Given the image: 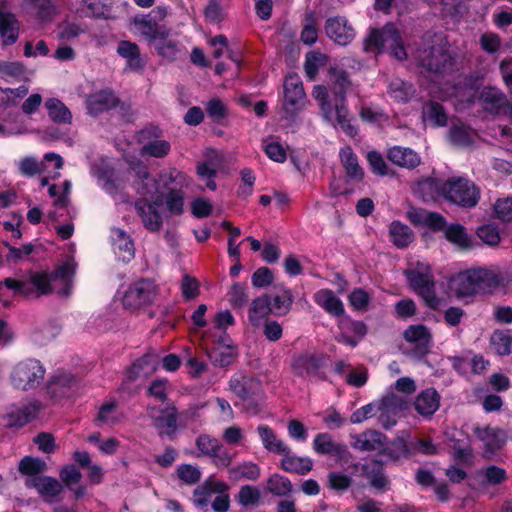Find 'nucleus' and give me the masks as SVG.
I'll use <instances>...</instances> for the list:
<instances>
[{"label": "nucleus", "mask_w": 512, "mask_h": 512, "mask_svg": "<svg viewBox=\"0 0 512 512\" xmlns=\"http://www.w3.org/2000/svg\"><path fill=\"white\" fill-rule=\"evenodd\" d=\"M419 64L430 72H440L453 65L449 44L441 34H426L417 49Z\"/></svg>", "instance_id": "obj_1"}, {"label": "nucleus", "mask_w": 512, "mask_h": 512, "mask_svg": "<svg viewBox=\"0 0 512 512\" xmlns=\"http://www.w3.org/2000/svg\"><path fill=\"white\" fill-rule=\"evenodd\" d=\"M491 345L499 355L512 353V331H495L491 335Z\"/></svg>", "instance_id": "obj_53"}, {"label": "nucleus", "mask_w": 512, "mask_h": 512, "mask_svg": "<svg viewBox=\"0 0 512 512\" xmlns=\"http://www.w3.org/2000/svg\"><path fill=\"white\" fill-rule=\"evenodd\" d=\"M159 41L160 42L156 46L158 54L167 60H176L180 52L178 42L167 38Z\"/></svg>", "instance_id": "obj_64"}, {"label": "nucleus", "mask_w": 512, "mask_h": 512, "mask_svg": "<svg viewBox=\"0 0 512 512\" xmlns=\"http://www.w3.org/2000/svg\"><path fill=\"white\" fill-rule=\"evenodd\" d=\"M338 328L340 333L335 337V340L350 347H356L367 333L365 323L353 320L346 314L338 318Z\"/></svg>", "instance_id": "obj_12"}, {"label": "nucleus", "mask_w": 512, "mask_h": 512, "mask_svg": "<svg viewBox=\"0 0 512 512\" xmlns=\"http://www.w3.org/2000/svg\"><path fill=\"white\" fill-rule=\"evenodd\" d=\"M410 287L423 298L431 309H439L441 299L435 294V283L428 263L418 262L417 265L404 272Z\"/></svg>", "instance_id": "obj_4"}, {"label": "nucleus", "mask_w": 512, "mask_h": 512, "mask_svg": "<svg viewBox=\"0 0 512 512\" xmlns=\"http://www.w3.org/2000/svg\"><path fill=\"white\" fill-rule=\"evenodd\" d=\"M158 294L154 281L141 279L132 283L125 291L122 304L125 309L137 310L153 303Z\"/></svg>", "instance_id": "obj_7"}, {"label": "nucleus", "mask_w": 512, "mask_h": 512, "mask_svg": "<svg viewBox=\"0 0 512 512\" xmlns=\"http://www.w3.org/2000/svg\"><path fill=\"white\" fill-rule=\"evenodd\" d=\"M228 489V485L222 481L209 477L202 485L198 486L193 492V503L198 508H205L210 502L213 494H222Z\"/></svg>", "instance_id": "obj_25"}, {"label": "nucleus", "mask_w": 512, "mask_h": 512, "mask_svg": "<svg viewBox=\"0 0 512 512\" xmlns=\"http://www.w3.org/2000/svg\"><path fill=\"white\" fill-rule=\"evenodd\" d=\"M445 237L451 243L462 249L472 247V241L466 229L460 224H451L445 229Z\"/></svg>", "instance_id": "obj_48"}, {"label": "nucleus", "mask_w": 512, "mask_h": 512, "mask_svg": "<svg viewBox=\"0 0 512 512\" xmlns=\"http://www.w3.org/2000/svg\"><path fill=\"white\" fill-rule=\"evenodd\" d=\"M313 97L319 103L321 113L326 121H332L334 113L331 102L328 99L327 88L323 85H317L312 92Z\"/></svg>", "instance_id": "obj_57"}, {"label": "nucleus", "mask_w": 512, "mask_h": 512, "mask_svg": "<svg viewBox=\"0 0 512 512\" xmlns=\"http://www.w3.org/2000/svg\"><path fill=\"white\" fill-rule=\"evenodd\" d=\"M478 293H491L500 285V277L496 272L490 269H474Z\"/></svg>", "instance_id": "obj_43"}, {"label": "nucleus", "mask_w": 512, "mask_h": 512, "mask_svg": "<svg viewBox=\"0 0 512 512\" xmlns=\"http://www.w3.org/2000/svg\"><path fill=\"white\" fill-rule=\"evenodd\" d=\"M352 446L361 452L377 451L384 448L386 436L376 430H366L354 437Z\"/></svg>", "instance_id": "obj_30"}, {"label": "nucleus", "mask_w": 512, "mask_h": 512, "mask_svg": "<svg viewBox=\"0 0 512 512\" xmlns=\"http://www.w3.org/2000/svg\"><path fill=\"white\" fill-rule=\"evenodd\" d=\"M117 53L123 58L127 59L128 66L137 70L142 67V63L140 60V51L137 44L132 43L130 41H121L117 47Z\"/></svg>", "instance_id": "obj_49"}, {"label": "nucleus", "mask_w": 512, "mask_h": 512, "mask_svg": "<svg viewBox=\"0 0 512 512\" xmlns=\"http://www.w3.org/2000/svg\"><path fill=\"white\" fill-rule=\"evenodd\" d=\"M387 157L393 164L407 169H413L421 163L420 156L407 147L394 146L388 150Z\"/></svg>", "instance_id": "obj_32"}, {"label": "nucleus", "mask_w": 512, "mask_h": 512, "mask_svg": "<svg viewBox=\"0 0 512 512\" xmlns=\"http://www.w3.org/2000/svg\"><path fill=\"white\" fill-rule=\"evenodd\" d=\"M407 218L416 226H425L433 230H442L446 224L441 214L418 207H410Z\"/></svg>", "instance_id": "obj_24"}, {"label": "nucleus", "mask_w": 512, "mask_h": 512, "mask_svg": "<svg viewBox=\"0 0 512 512\" xmlns=\"http://www.w3.org/2000/svg\"><path fill=\"white\" fill-rule=\"evenodd\" d=\"M324 357L320 354L304 353L293 358L292 372L298 377L315 376L323 366Z\"/></svg>", "instance_id": "obj_20"}, {"label": "nucleus", "mask_w": 512, "mask_h": 512, "mask_svg": "<svg viewBox=\"0 0 512 512\" xmlns=\"http://www.w3.org/2000/svg\"><path fill=\"white\" fill-rule=\"evenodd\" d=\"M0 36L5 44H13L18 38V25L10 13L0 12Z\"/></svg>", "instance_id": "obj_45"}, {"label": "nucleus", "mask_w": 512, "mask_h": 512, "mask_svg": "<svg viewBox=\"0 0 512 512\" xmlns=\"http://www.w3.org/2000/svg\"><path fill=\"white\" fill-rule=\"evenodd\" d=\"M147 415L153 420V425L160 435H172L176 432L178 411L175 406L168 405L161 410L154 406L148 407Z\"/></svg>", "instance_id": "obj_13"}, {"label": "nucleus", "mask_w": 512, "mask_h": 512, "mask_svg": "<svg viewBox=\"0 0 512 512\" xmlns=\"http://www.w3.org/2000/svg\"><path fill=\"white\" fill-rule=\"evenodd\" d=\"M79 389L75 377L69 373L53 376L47 384V392L51 398L61 400L74 395Z\"/></svg>", "instance_id": "obj_15"}, {"label": "nucleus", "mask_w": 512, "mask_h": 512, "mask_svg": "<svg viewBox=\"0 0 512 512\" xmlns=\"http://www.w3.org/2000/svg\"><path fill=\"white\" fill-rule=\"evenodd\" d=\"M443 184L440 180L428 177L415 185L414 192L424 202L435 201L440 195L443 196Z\"/></svg>", "instance_id": "obj_37"}, {"label": "nucleus", "mask_w": 512, "mask_h": 512, "mask_svg": "<svg viewBox=\"0 0 512 512\" xmlns=\"http://www.w3.org/2000/svg\"><path fill=\"white\" fill-rule=\"evenodd\" d=\"M162 203V198L157 197L153 202L141 199L135 204L144 226L152 232L159 231L162 227V217L157 210L158 207L162 206Z\"/></svg>", "instance_id": "obj_16"}, {"label": "nucleus", "mask_w": 512, "mask_h": 512, "mask_svg": "<svg viewBox=\"0 0 512 512\" xmlns=\"http://www.w3.org/2000/svg\"><path fill=\"white\" fill-rule=\"evenodd\" d=\"M409 444L411 456L415 454L430 456L438 453V445L434 444L430 439L415 438Z\"/></svg>", "instance_id": "obj_62"}, {"label": "nucleus", "mask_w": 512, "mask_h": 512, "mask_svg": "<svg viewBox=\"0 0 512 512\" xmlns=\"http://www.w3.org/2000/svg\"><path fill=\"white\" fill-rule=\"evenodd\" d=\"M129 174L134 178L133 186L135 190L143 199L153 197L157 192V181L150 175L147 165L140 160L136 159L130 163Z\"/></svg>", "instance_id": "obj_11"}, {"label": "nucleus", "mask_w": 512, "mask_h": 512, "mask_svg": "<svg viewBox=\"0 0 512 512\" xmlns=\"http://www.w3.org/2000/svg\"><path fill=\"white\" fill-rule=\"evenodd\" d=\"M451 287L458 297H467L478 293L474 269L459 273L453 278Z\"/></svg>", "instance_id": "obj_33"}, {"label": "nucleus", "mask_w": 512, "mask_h": 512, "mask_svg": "<svg viewBox=\"0 0 512 512\" xmlns=\"http://www.w3.org/2000/svg\"><path fill=\"white\" fill-rule=\"evenodd\" d=\"M313 449L321 455H332L337 460L348 462L351 453L343 443L335 442L328 433H319L313 440Z\"/></svg>", "instance_id": "obj_14"}, {"label": "nucleus", "mask_w": 512, "mask_h": 512, "mask_svg": "<svg viewBox=\"0 0 512 512\" xmlns=\"http://www.w3.org/2000/svg\"><path fill=\"white\" fill-rule=\"evenodd\" d=\"M28 92L29 88L26 85L14 89L0 87V108L16 106L19 100L24 98Z\"/></svg>", "instance_id": "obj_50"}, {"label": "nucleus", "mask_w": 512, "mask_h": 512, "mask_svg": "<svg viewBox=\"0 0 512 512\" xmlns=\"http://www.w3.org/2000/svg\"><path fill=\"white\" fill-rule=\"evenodd\" d=\"M314 302L331 316L340 318L345 314L344 304L330 289H320L313 296Z\"/></svg>", "instance_id": "obj_29"}, {"label": "nucleus", "mask_w": 512, "mask_h": 512, "mask_svg": "<svg viewBox=\"0 0 512 512\" xmlns=\"http://www.w3.org/2000/svg\"><path fill=\"white\" fill-rule=\"evenodd\" d=\"M406 342L415 345L416 349L422 353H427L432 347L433 340L430 330L422 325H410L403 333Z\"/></svg>", "instance_id": "obj_26"}, {"label": "nucleus", "mask_w": 512, "mask_h": 512, "mask_svg": "<svg viewBox=\"0 0 512 512\" xmlns=\"http://www.w3.org/2000/svg\"><path fill=\"white\" fill-rule=\"evenodd\" d=\"M40 408L41 405L38 401H31L27 404L14 407L5 415L6 425L22 427L37 416Z\"/></svg>", "instance_id": "obj_22"}, {"label": "nucleus", "mask_w": 512, "mask_h": 512, "mask_svg": "<svg viewBox=\"0 0 512 512\" xmlns=\"http://www.w3.org/2000/svg\"><path fill=\"white\" fill-rule=\"evenodd\" d=\"M339 155L346 175L354 181H361L364 177V171L360 167L358 158L351 147L346 146L342 148Z\"/></svg>", "instance_id": "obj_40"}, {"label": "nucleus", "mask_w": 512, "mask_h": 512, "mask_svg": "<svg viewBox=\"0 0 512 512\" xmlns=\"http://www.w3.org/2000/svg\"><path fill=\"white\" fill-rule=\"evenodd\" d=\"M383 453L389 459L399 461L411 456L410 444L403 437H397L387 448L384 449Z\"/></svg>", "instance_id": "obj_52"}, {"label": "nucleus", "mask_w": 512, "mask_h": 512, "mask_svg": "<svg viewBox=\"0 0 512 512\" xmlns=\"http://www.w3.org/2000/svg\"><path fill=\"white\" fill-rule=\"evenodd\" d=\"M76 270V264L73 260L65 262L58 267L53 273L35 272L30 275V283L38 291L40 295H46L56 290L55 283L60 282L62 289L57 290L61 296H68L71 293V278Z\"/></svg>", "instance_id": "obj_2"}, {"label": "nucleus", "mask_w": 512, "mask_h": 512, "mask_svg": "<svg viewBox=\"0 0 512 512\" xmlns=\"http://www.w3.org/2000/svg\"><path fill=\"white\" fill-rule=\"evenodd\" d=\"M387 92L395 101L406 103L412 98L415 90L412 84L402 79H394L389 83Z\"/></svg>", "instance_id": "obj_47"}, {"label": "nucleus", "mask_w": 512, "mask_h": 512, "mask_svg": "<svg viewBox=\"0 0 512 512\" xmlns=\"http://www.w3.org/2000/svg\"><path fill=\"white\" fill-rule=\"evenodd\" d=\"M49 118L55 123L70 124L72 114L68 107L57 98H49L45 101Z\"/></svg>", "instance_id": "obj_42"}, {"label": "nucleus", "mask_w": 512, "mask_h": 512, "mask_svg": "<svg viewBox=\"0 0 512 512\" xmlns=\"http://www.w3.org/2000/svg\"><path fill=\"white\" fill-rule=\"evenodd\" d=\"M283 458L280 467L289 473H296L298 475H306L312 470L313 462L308 457H299L291 453L288 447V452L281 453Z\"/></svg>", "instance_id": "obj_34"}, {"label": "nucleus", "mask_w": 512, "mask_h": 512, "mask_svg": "<svg viewBox=\"0 0 512 512\" xmlns=\"http://www.w3.org/2000/svg\"><path fill=\"white\" fill-rule=\"evenodd\" d=\"M345 103L346 102L334 100V116L332 121L328 122L333 125L337 124L344 133L350 137H354L357 134V128L351 124L350 113Z\"/></svg>", "instance_id": "obj_38"}, {"label": "nucleus", "mask_w": 512, "mask_h": 512, "mask_svg": "<svg viewBox=\"0 0 512 512\" xmlns=\"http://www.w3.org/2000/svg\"><path fill=\"white\" fill-rule=\"evenodd\" d=\"M123 414L118 410L116 401L104 403L98 411L96 421L102 425H116L121 422Z\"/></svg>", "instance_id": "obj_46"}, {"label": "nucleus", "mask_w": 512, "mask_h": 512, "mask_svg": "<svg viewBox=\"0 0 512 512\" xmlns=\"http://www.w3.org/2000/svg\"><path fill=\"white\" fill-rule=\"evenodd\" d=\"M26 486L36 489L46 502H52L63 490L62 484L56 478L49 476H35L27 479Z\"/></svg>", "instance_id": "obj_23"}, {"label": "nucleus", "mask_w": 512, "mask_h": 512, "mask_svg": "<svg viewBox=\"0 0 512 512\" xmlns=\"http://www.w3.org/2000/svg\"><path fill=\"white\" fill-rule=\"evenodd\" d=\"M118 103V98L110 90L95 92L86 99L88 113L94 117L115 108Z\"/></svg>", "instance_id": "obj_21"}, {"label": "nucleus", "mask_w": 512, "mask_h": 512, "mask_svg": "<svg viewBox=\"0 0 512 512\" xmlns=\"http://www.w3.org/2000/svg\"><path fill=\"white\" fill-rule=\"evenodd\" d=\"M473 431L477 439L483 443L486 450L490 453H494L499 450L506 441L505 432L499 428L477 426Z\"/></svg>", "instance_id": "obj_27"}, {"label": "nucleus", "mask_w": 512, "mask_h": 512, "mask_svg": "<svg viewBox=\"0 0 512 512\" xmlns=\"http://www.w3.org/2000/svg\"><path fill=\"white\" fill-rule=\"evenodd\" d=\"M293 302L292 294L289 290H283L281 294H277L271 299L272 312L278 315L285 314L289 311Z\"/></svg>", "instance_id": "obj_63"}, {"label": "nucleus", "mask_w": 512, "mask_h": 512, "mask_svg": "<svg viewBox=\"0 0 512 512\" xmlns=\"http://www.w3.org/2000/svg\"><path fill=\"white\" fill-rule=\"evenodd\" d=\"M267 489L274 495L286 496L292 491V483L285 476L273 474L267 481Z\"/></svg>", "instance_id": "obj_58"}, {"label": "nucleus", "mask_w": 512, "mask_h": 512, "mask_svg": "<svg viewBox=\"0 0 512 512\" xmlns=\"http://www.w3.org/2000/svg\"><path fill=\"white\" fill-rule=\"evenodd\" d=\"M283 107L289 114H294L304 108L306 94L300 77L296 74L285 78Z\"/></svg>", "instance_id": "obj_9"}, {"label": "nucleus", "mask_w": 512, "mask_h": 512, "mask_svg": "<svg viewBox=\"0 0 512 512\" xmlns=\"http://www.w3.org/2000/svg\"><path fill=\"white\" fill-rule=\"evenodd\" d=\"M206 353L213 363L221 367L230 365L234 357L232 349L228 346L225 348L215 346L207 349Z\"/></svg>", "instance_id": "obj_60"}, {"label": "nucleus", "mask_w": 512, "mask_h": 512, "mask_svg": "<svg viewBox=\"0 0 512 512\" xmlns=\"http://www.w3.org/2000/svg\"><path fill=\"white\" fill-rule=\"evenodd\" d=\"M259 438L264 448L275 454L288 452V445L281 440L275 431L268 425L261 424L257 427Z\"/></svg>", "instance_id": "obj_36"}, {"label": "nucleus", "mask_w": 512, "mask_h": 512, "mask_svg": "<svg viewBox=\"0 0 512 512\" xmlns=\"http://www.w3.org/2000/svg\"><path fill=\"white\" fill-rule=\"evenodd\" d=\"M440 406V395L434 388L421 391L415 401L414 407L418 414L423 417L432 416Z\"/></svg>", "instance_id": "obj_31"}, {"label": "nucleus", "mask_w": 512, "mask_h": 512, "mask_svg": "<svg viewBox=\"0 0 512 512\" xmlns=\"http://www.w3.org/2000/svg\"><path fill=\"white\" fill-rule=\"evenodd\" d=\"M366 51L379 53L388 48L397 60L407 57L402 38L393 23H387L382 29H372L364 42Z\"/></svg>", "instance_id": "obj_3"}, {"label": "nucleus", "mask_w": 512, "mask_h": 512, "mask_svg": "<svg viewBox=\"0 0 512 512\" xmlns=\"http://www.w3.org/2000/svg\"><path fill=\"white\" fill-rule=\"evenodd\" d=\"M231 391L243 401L251 400L261 393V382L248 375H236L229 381Z\"/></svg>", "instance_id": "obj_18"}, {"label": "nucleus", "mask_w": 512, "mask_h": 512, "mask_svg": "<svg viewBox=\"0 0 512 512\" xmlns=\"http://www.w3.org/2000/svg\"><path fill=\"white\" fill-rule=\"evenodd\" d=\"M271 297L262 295L253 300L249 309V320L254 326L260 323L272 312Z\"/></svg>", "instance_id": "obj_41"}, {"label": "nucleus", "mask_w": 512, "mask_h": 512, "mask_svg": "<svg viewBox=\"0 0 512 512\" xmlns=\"http://www.w3.org/2000/svg\"><path fill=\"white\" fill-rule=\"evenodd\" d=\"M18 170L22 176L34 177L45 171V163L39 161L36 157L27 156L18 162Z\"/></svg>", "instance_id": "obj_54"}, {"label": "nucleus", "mask_w": 512, "mask_h": 512, "mask_svg": "<svg viewBox=\"0 0 512 512\" xmlns=\"http://www.w3.org/2000/svg\"><path fill=\"white\" fill-rule=\"evenodd\" d=\"M199 454L213 459L217 466L228 467L232 462V455L224 448L220 441L207 434H201L196 439Z\"/></svg>", "instance_id": "obj_10"}, {"label": "nucleus", "mask_w": 512, "mask_h": 512, "mask_svg": "<svg viewBox=\"0 0 512 512\" xmlns=\"http://www.w3.org/2000/svg\"><path fill=\"white\" fill-rule=\"evenodd\" d=\"M159 364V357L156 354H146L138 359L128 371L127 377L134 381L141 377H148L155 372Z\"/></svg>", "instance_id": "obj_35"}, {"label": "nucleus", "mask_w": 512, "mask_h": 512, "mask_svg": "<svg viewBox=\"0 0 512 512\" xmlns=\"http://www.w3.org/2000/svg\"><path fill=\"white\" fill-rule=\"evenodd\" d=\"M448 136L452 144L467 147L473 143L474 132L465 126H452Z\"/></svg>", "instance_id": "obj_55"}, {"label": "nucleus", "mask_w": 512, "mask_h": 512, "mask_svg": "<svg viewBox=\"0 0 512 512\" xmlns=\"http://www.w3.org/2000/svg\"><path fill=\"white\" fill-rule=\"evenodd\" d=\"M205 110L209 118L220 123L228 115L227 105L220 98H212L205 104Z\"/></svg>", "instance_id": "obj_61"}, {"label": "nucleus", "mask_w": 512, "mask_h": 512, "mask_svg": "<svg viewBox=\"0 0 512 512\" xmlns=\"http://www.w3.org/2000/svg\"><path fill=\"white\" fill-rule=\"evenodd\" d=\"M45 373V367L39 360L27 358L13 366L10 372V381L16 389L29 391L41 384Z\"/></svg>", "instance_id": "obj_5"}, {"label": "nucleus", "mask_w": 512, "mask_h": 512, "mask_svg": "<svg viewBox=\"0 0 512 512\" xmlns=\"http://www.w3.org/2000/svg\"><path fill=\"white\" fill-rule=\"evenodd\" d=\"M423 119L433 126H445L447 124V115L444 108L437 102H429L423 107Z\"/></svg>", "instance_id": "obj_51"}, {"label": "nucleus", "mask_w": 512, "mask_h": 512, "mask_svg": "<svg viewBox=\"0 0 512 512\" xmlns=\"http://www.w3.org/2000/svg\"><path fill=\"white\" fill-rule=\"evenodd\" d=\"M325 31L327 36L339 45H347L355 37L354 28L344 17L329 18L326 21Z\"/></svg>", "instance_id": "obj_19"}, {"label": "nucleus", "mask_w": 512, "mask_h": 512, "mask_svg": "<svg viewBox=\"0 0 512 512\" xmlns=\"http://www.w3.org/2000/svg\"><path fill=\"white\" fill-rule=\"evenodd\" d=\"M325 54L312 51L307 53L305 60V73L310 80H314L320 67L326 64Z\"/></svg>", "instance_id": "obj_59"}, {"label": "nucleus", "mask_w": 512, "mask_h": 512, "mask_svg": "<svg viewBox=\"0 0 512 512\" xmlns=\"http://www.w3.org/2000/svg\"><path fill=\"white\" fill-rule=\"evenodd\" d=\"M446 200L464 208L474 207L480 198V192L473 182L463 177L448 179L442 187Z\"/></svg>", "instance_id": "obj_6"}, {"label": "nucleus", "mask_w": 512, "mask_h": 512, "mask_svg": "<svg viewBox=\"0 0 512 512\" xmlns=\"http://www.w3.org/2000/svg\"><path fill=\"white\" fill-rule=\"evenodd\" d=\"M392 243L398 248L407 247L414 238L412 230L399 221H393L389 228Z\"/></svg>", "instance_id": "obj_44"}, {"label": "nucleus", "mask_w": 512, "mask_h": 512, "mask_svg": "<svg viewBox=\"0 0 512 512\" xmlns=\"http://www.w3.org/2000/svg\"><path fill=\"white\" fill-rule=\"evenodd\" d=\"M329 82L334 100L346 102V93L351 87V81L347 73L343 70L333 68L330 70Z\"/></svg>", "instance_id": "obj_39"}, {"label": "nucleus", "mask_w": 512, "mask_h": 512, "mask_svg": "<svg viewBox=\"0 0 512 512\" xmlns=\"http://www.w3.org/2000/svg\"><path fill=\"white\" fill-rule=\"evenodd\" d=\"M110 237L116 256L123 262L131 261L135 248L130 236L120 228H112Z\"/></svg>", "instance_id": "obj_28"}, {"label": "nucleus", "mask_w": 512, "mask_h": 512, "mask_svg": "<svg viewBox=\"0 0 512 512\" xmlns=\"http://www.w3.org/2000/svg\"><path fill=\"white\" fill-rule=\"evenodd\" d=\"M408 407L405 397L394 392H389L376 402L378 422L384 429H390L396 425L401 412Z\"/></svg>", "instance_id": "obj_8"}, {"label": "nucleus", "mask_w": 512, "mask_h": 512, "mask_svg": "<svg viewBox=\"0 0 512 512\" xmlns=\"http://www.w3.org/2000/svg\"><path fill=\"white\" fill-rule=\"evenodd\" d=\"M171 145L166 140H152L144 144L140 150V154L155 158H162L169 154Z\"/></svg>", "instance_id": "obj_56"}, {"label": "nucleus", "mask_w": 512, "mask_h": 512, "mask_svg": "<svg viewBox=\"0 0 512 512\" xmlns=\"http://www.w3.org/2000/svg\"><path fill=\"white\" fill-rule=\"evenodd\" d=\"M136 31L150 41L162 40L169 36L170 30L151 15H142L134 18Z\"/></svg>", "instance_id": "obj_17"}]
</instances>
